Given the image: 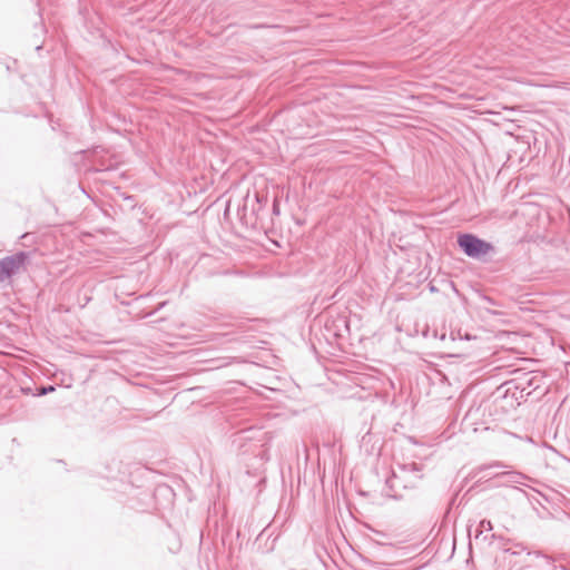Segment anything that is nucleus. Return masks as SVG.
<instances>
[{
  "instance_id": "f03ea898",
  "label": "nucleus",
  "mask_w": 570,
  "mask_h": 570,
  "mask_svg": "<svg viewBox=\"0 0 570 570\" xmlns=\"http://www.w3.org/2000/svg\"><path fill=\"white\" fill-rule=\"evenodd\" d=\"M421 466L415 462L397 464L396 468H393L391 474V482L400 481L402 482L403 489L414 488L417 482L421 480Z\"/></svg>"
},
{
  "instance_id": "423d86ee",
  "label": "nucleus",
  "mask_w": 570,
  "mask_h": 570,
  "mask_svg": "<svg viewBox=\"0 0 570 570\" xmlns=\"http://www.w3.org/2000/svg\"><path fill=\"white\" fill-rule=\"evenodd\" d=\"M504 474V478H505V482L509 483V484H523L525 485V481L527 480H531L530 476L521 473V472H518V471H514V470H510L508 472H502Z\"/></svg>"
},
{
  "instance_id": "ddd939ff",
  "label": "nucleus",
  "mask_w": 570,
  "mask_h": 570,
  "mask_svg": "<svg viewBox=\"0 0 570 570\" xmlns=\"http://www.w3.org/2000/svg\"><path fill=\"white\" fill-rule=\"evenodd\" d=\"M101 151H104L102 148H100ZM94 155H98L99 154V147L95 148L94 151H92Z\"/></svg>"
},
{
  "instance_id": "20e7f679",
  "label": "nucleus",
  "mask_w": 570,
  "mask_h": 570,
  "mask_svg": "<svg viewBox=\"0 0 570 570\" xmlns=\"http://www.w3.org/2000/svg\"><path fill=\"white\" fill-rule=\"evenodd\" d=\"M523 390H520L513 382H505L493 393L495 402L501 401L502 407L514 409L520 404L519 399L523 397Z\"/></svg>"
},
{
  "instance_id": "39448f33",
  "label": "nucleus",
  "mask_w": 570,
  "mask_h": 570,
  "mask_svg": "<svg viewBox=\"0 0 570 570\" xmlns=\"http://www.w3.org/2000/svg\"><path fill=\"white\" fill-rule=\"evenodd\" d=\"M524 562L525 567L534 569H548L552 567L551 559L540 551H528Z\"/></svg>"
},
{
  "instance_id": "4468645a",
  "label": "nucleus",
  "mask_w": 570,
  "mask_h": 570,
  "mask_svg": "<svg viewBox=\"0 0 570 570\" xmlns=\"http://www.w3.org/2000/svg\"><path fill=\"white\" fill-rule=\"evenodd\" d=\"M274 213H278V207H277V205H274Z\"/></svg>"
},
{
  "instance_id": "9d476101",
  "label": "nucleus",
  "mask_w": 570,
  "mask_h": 570,
  "mask_svg": "<svg viewBox=\"0 0 570 570\" xmlns=\"http://www.w3.org/2000/svg\"><path fill=\"white\" fill-rule=\"evenodd\" d=\"M524 550H525V547L522 543L514 544V548L504 549L505 552L511 553L513 556H518Z\"/></svg>"
},
{
  "instance_id": "0eeeda50",
  "label": "nucleus",
  "mask_w": 570,
  "mask_h": 570,
  "mask_svg": "<svg viewBox=\"0 0 570 570\" xmlns=\"http://www.w3.org/2000/svg\"><path fill=\"white\" fill-rule=\"evenodd\" d=\"M385 485H386V489H385L386 497L393 498V499H402L403 498L402 493L400 492V490L403 489L402 482L395 481L392 483L391 476H390L386 479Z\"/></svg>"
},
{
  "instance_id": "7ed1b4c3",
  "label": "nucleus",
  "mask_w": 570,
  "mask_h": 570,
  "mask_svg": "<svg viewBox=\"0 0 570 570\" xmlns=\"http://www.w3.org/2000/svg\"><path fill=\"white\" fill-rule=\"evenodd\" d=\"M28 259L29 254L26 252H18L0 259V282L2 283L23 271Z\"/></svg>"
},
{
  "instance_id": "9b49d317",
  "label": "nucleus",
  "mask_w": 570,
  "mask_h": 570,
  "mask_svg": "<svg viewBox=\"0 0 570 570\" xmlns=\"http://www.w3.org/2000/svg\"><path fill=\"white\" fill-rule=\"evenodd\" d=\"M53 391H55V386L49 385L47 387H42L40 394H47V393H50V392H53Z\"/></svg>"
},
{
  "instance_id": "1a4fd4ad",
  "label": "nucleus",
  "mask_w": 570,
  "mask_h": 570,
  "mask_svg": "<svg viewBox=\"0 0 570 570\" xmlns=\"http://www.w3.org/2000/svg\"><path fill=\"white\" fill-rule=\"evenodd\" d=\"M492 530V523L490 520H481L479 523V527L476 529V538L483 532V531H491Z\"/></svg>"
},
{
  "instance_id": "6e6552de",
  "label": "nucleus",
  "mask_w": 570,
  "mask_h": 570,
  "mask_svg": "<svg viewBox=\"0 0 570 570\" xmlns=\"http://www.w3.org/2000/svg\"><path fill=\"white\" fill-rule=\"evenodd\" d=\"M507 468V465H504L502 462H494L492 464H489L487 466H483L481 470L482 471H489L485 475L488 476H491V478H499V476H502L504 478V474L501 473V472H507L505 470H502Z\"/></svg>"
},
{
  "instance_id": "f257e3e1",
  "label": "nucleus",
  "mask_w": 570,
  "mask_h": 570,
  "mask_svg": "<svg viewBox=\"0 0 570 570\" xmlns=\"http://www.w3.org/2000/svg\"><path fill=\"white\" fill-rule=\"evenodd\" d=\"M458 245L461 250L469 257L482 259L494 250V246L473 234H460L458 236Z\"/></svg>"
},
{
  "instance_id": "f8f14e48",
  "label": "nucleus",
  "mask_w": 570,
  "mask_h": 570,
  "mask_svg": "<svg viewBox=\"0 0 570 570\" xmlns=\"http://www.w3.org/2000/svg\"><path fill=\"white\" fill-rule=\"evenodd\" d=\"M104 168H107V166L105 165V163H100V164L96 167V169H97V170H102Z\"/></svg>"
}]
</instances>
